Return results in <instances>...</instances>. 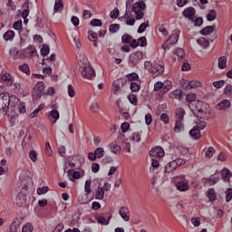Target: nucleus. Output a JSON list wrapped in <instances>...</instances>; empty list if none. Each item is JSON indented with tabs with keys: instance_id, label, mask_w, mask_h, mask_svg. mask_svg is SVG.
Returning a JSON list of instances; mask_svg holds the SVG:
<instances>
[{
	"instance_id": "obj_24",
	"label": "nucleus",
	"mask_w": 232,
	"mask_h": 232,
	"mask_svg": "<svg viewBox=\"0 0 232 232\" xmlns=\"http://www.w3.org/2000/svg\"><path fill=\"white\" fill-rule=\"evenodd\" d=\"M189 135L194 140H198L201 137L200 130L195 127L189 130Z\"/></svg>"
},
{
	"instance_id": "obj_34",
	"label": "nucleus",
	"mask_w": 232,
	"mask_h": 232,
	"mask_svg": "<svg viewBox=\"0 0 232 232\" xmlns=\"http://www.w3.org/2000/svg\"><path fill=\"white\" fill-rule=\"evenodd\" d=\"M18 70L23 73H25V75H30V65H28V63L19 65Z\"/></svg>"
},
{
	"instance_id": "obj_30",
	"label": "nucleus",
	"mask_w": 232,
	"mask_h": 232,
	"mask_svg": "<svg viewBox=\"0 0 232 232\" xmlns=\"http://www.w3.org/2000/svg\"><path fill=\"white\" fill-rule=\"evenodd\" d=\"M186 101L189 102V104H198V102H197V94L195 93L187 94Z\"/></svg>"
},
{
	"instance_id": "obj_32",
	"label": "nucleus",
	"mask_w": 232,
	"mask_h": 232,
	"mask_svg": "<svg viewBox=\"0 0 232 232\" xmlns=\"http://www.w3.org/2000/svg\"><path fill=\"white\" fill-rule=\"evenodd\" d=\"M198 44H199V46H202V48H208L210 43L209 40H206V38L204 37H200L197 40Z\"/></svg>"
},
{
	"instance_id": "obj_42",
	"label": "nucleus",
	"mask_w": 232,
	"mask_h": 232,
	"mask_svg": "<svg viewBox=\"0 0 232 232\" xmlns=\"http://www.w3.org/2000/svg\"><path fill=\"white\" fill-rule=\"evenodd\" d=\"M184 115H186V111H184V109L179 108L176 110V118L179 119V121H182Z\"/></svg>"
},
{
	"instance_id": "obj_61",
	"label": "nucleus",
	"mask_w": 232,
	"mask_h": 232,
	"mask_svg": "<svg viewBox=\"0 0 232 232\" xmlns=\"http://www.w3.org/2000/svg\"><path fill=\"white\" fill-rule=\"evenodd\" d=\"M213 153H215V148L208 147V149L205 152V156L207 157V159H211V157H213Z\"/></svg>"
},
{
	"instance_id": "obj_37",
	"label": "nucleus",
	"mask_w": 232,
	"mask_h": 232,
	"mask_svg": "<svg viewBox=\"0 0 232 232\" xmlns=\"http://www.w3.org/2000/svg\"><path fill=\"white\" fill-rule=\"evenodd\" d=\"M217 19V10L212 9L207 14V21L211 23V21H215Z\"/></svg>"
},
{
	"instance_id": "obj_63",
	"label": "nucleus",
	"mask_w": 232,
	"mask_h": 232,
	"mask_svg": "<svg viewBox=\"0 0 232 232\" xmlns=\"http://www.w3.org/2000/svg\"><path fill=\"white\" fill-rule=\"evenodd\" d=\"M175 55H177L179 59H184V49L182 48L176 49Z\"/></svg>"
},
{
	"instance_id": "obj_8",
	"label": "nucleus",
	"mask_w": 232,
	"mask_h": 232,
	"mask_svg": "<svg viewBox=\"0 0 232 232\" xmlns=\"http://www.w3.org/2000/svg\"><path fill=\"white\" fill-rule=\"evenodd\" d=\"M188 108L192 111L193 115H195V117H198V119H202L204 115V110H202V108H199L195 103H188Z\"/></svg>"
},
{
	"instance_id": "obj_62",
	"label": "nucleus",
	"mask_w": 232,
	"mask_h": 232,
	"mask_svg": "<svg viewBox=\"0 0 232 232\" xmlns=\"http://www.w3.org/2000/svg\"><path fill=\"white\" fill-rule=\"evenodd\" d=\"M232 200V188H228L226 191V201L231 202Z\"/></svg>"
},
{
	"instance_id": "obj_18",
	"label": "nucleus",
	"mask_w": 232,
	"mask_h": 232,
	"mask_svg": "<svg viewBox=\"0 0 232 232\" xmlns=\"http://www.w3.org/2000/svg\"><path fill=\"white\" fill-rule=\"evenodd\" d=\"M129 213H130V210L128 209V208L121 207L119 210L120 217H121V218L125 222H129L130 220V215H128Z\"/></svg>"
},
{
	"instance_id": "obj_7",
	"label": "nucleus",
	"mask_w": 232,
	"mask_h": 232,
	"mask_svg": "<svg viewBox=\"0 0 232 232\" xmlns=\"http://www.w3.org/2000/svg\"><path fill=\"white\" fill-rule=\"evenodd\" d=\"M178 191L186 192L189 191V181L186 179H180L176 182Z\"/></svg>"
},
{
	"instance_id": "obj_45",
	"label": "nucleus",
	"mask_w": 232,
	"mask_h": 232,
	"mask_svg": "<svg viewBox=\"0 0 232 232\" xmlns=\"http://www.w3.org/2000/svg\"><path fill=\"white\" fill-rule=\"evenodd\" d=\"M104 149H102V147H98L95 150H94V154L96 155V159H102V157H104Z\"/></svg>"
},
{
	"instance_id": "obj_40",
	"label": "nucleus",
	"mask_w": 232,
	"mask_h": 232,
	"mask_svg": "<svg viewBox=\"0 0 232 232\" xmlns=\"http://www.w3.org/2000/svg\"><path fill=\"white\" fill-rule=\"evenodd\" d=\"M96 200H102L104 198V188H98L95 195Z\"/></svg>"
},
{
	"instance_id": "obj_4",
	"label": "nucleus",
	"mask_w": 232,
	"mask_h": 232,
	"mask_svg": "<svg viewBox=\"0 0 232 232\" xmlns=\"http://www.w3.org/2000/svg\"><path fill=\"white\" fill-rule=\"evenodd\" d=\"M12 101H19L15 95H11L8 93H2L0 94V113H3L4 115H6L8 112V108L11 106H15L14 103H12Z\"/></svg>"
},
{
	"instance_id": "obj_9",
	"label": "nucleus",
	"mask_w": 232,
	"mask_h": 232,
	"mask_svg": "<svg viewBox=\"0 0 232 232\" xmlns=\"http://www.w3.org/2000/svg\"><path fill=\"white\" fill-rule=\"evenodd\" d=\"M171 88H173V82H171V81L169 80L165 81L163 82V89L160 92H158V97L162 99L165 93H168V92H169Z\"/></svg>"
},
{
	"instance_id": "obj_21",
	"label": "nucleus",
	"mask_w": 232,
	"mask_h": 232,
	"mask_svg": "<svg viewBox=\"0 0 232 232\" xmlns=\"http://www.w3.org/2000/svg\"><path fill=\"white\" fill-rule=\"evenodd\" d=\"M213 32H215V26L208 25V26L204 27L201 31H199V34L201 35L207 36V35L213 34Z\"/></svg>"
},
{
	"instance_id": "obj_16",
	"label": "nucleus",
	"mask_w": 232,
	"mask_h": 232,
	"mask_svg": "<svg viewBox=\"0 0 232 232\" xmlns=\"http://www.w3.org/2000/svg\"><path fill=\"white\" fill-rule=\"evenodd\" d=\"M229 108H231V102L227 99L221 101L216 105V110L219 111L229 110Z\"/></svg>"
},
{
	"instance_id": "obj_22",
	"label": "nucleus",
	"mask_w": 232,
	"mask_h": 232,
	"mask_svg": "<svg viewBox=\"0 0 232 232\" xmlns=\"http://www.w3.org/2000/svg\"><path fill=\"white\" fill-rule=\"evenodd\" d=\"M25 55L29 57H34V55H39L37 53V49H35L33 45H29L27 48L24 49Z\"/></svg>"
},
{
	"instance_id": "obj_23",
	"label": "nucleus",
	"mask_w": 232,
	"mask_h": 232,
	"mask_svg": "<svg viewBox=\"0 0 232 232\" xmlns=\"http://www.w3.org/2000/svg\"><path fill=\"white\" fill-rule=\"evenodd\" d=\"M207 197L209 202H215V200H217V192L215 191V188H208L207 191Z\"/></svg>"
},
{
	"instance_id": "obj_56",
	"label": "nucleus",
	"mask_w": 232,
	"mask_h": 232,
	"mask_svg": "<svg viewBox=\"0 0 232 232\" xmlns=\"http://www.w3.org/2000/svg\"><path fill=\"white\" fill-rule=\"evenodd\" d=\"M29 159L32 160V162H35L37 160V151L31 150L29 151Z\"/></svg>"
},
{
	"instance_id": "obj_31",
	"label": "nucleus",
	"mask_w": 232,
	"mask_h": 232,
	"mask_svg": "<svg viewBox=\"0 0 232 232\" xmlns=\"http://www.w3.org/2000/svg\"><path fill=\"white\" fill-rule=\"evenodd\" d=\"M127 99L130 102V104H132V106H137V104H139V98L137 97V94H129Z\"/></svg>"
},
{
	"instance_id": "obj_35",
	"label": "nucleus",
	"mask_w": 232,
	"mask_h": 232,
	"mask_svg": "<svg viewBox=\"0 0 232 232\" xmlns=\"http://www.w3.org/2000/svg\"><path fill=\"white\" fill-rule=\"evenodd\" d=\"M15 37V32L13 30H8L4 34V39L5 41H12Z\"/></svg>"
},
{
	"instance_id": "obj_1",
	"label": "nucleus",
	"mask_w": 232,
	"mask_h": 232,
	"mask_svg": "<svg viewBox=\"0 0 232 232\" xmlns=\"http://www.w3.org/2000/svg\"><path fill=\"white\" fill-rule=\"evenodd\" d=\"M144 10H146V3L142 0L135 3V0L126 1L125 15H131V12H134L136 21L144 19Z\"/></svg>"
},
{
	"instance_id": "obj_43",
	"label": "nucleus",
	"mask_w": 232,
	"mask_h": 232,
	"mask_svg": "<svg viewBox=\"0 0 232 232\" xmlns=\"http://www.w3.org/2000/svg\"><path fill=\"white\" fill-rule=\"evenodd\" d=\"M146 28H150V22H148V21H147V23L140 24L137 32L139 34H144V32H146Z\"/></svg>"
},
{
	"instance_id": "obj_36",
	"label": "nucleus",
	"mask_w": 232,
	"mask_h": 232,
	"mask_svg": "<svg viewBox=\"0 0 232 232\" xmlns=\"http://www.w3.org/2000/svg\"><path fill=\"white\" fill-rule=\"evenodd\" d=\"M174 131L175 133H180V131H184V124H182V121L179 120L176 121Z\"/></svg>"
},
{
	"instance_id": "obj_50",
	"label": "nucleus",
	"mask_w": 232,
	"mask_h": 232,
	"mask_svg": "<svg viewBox=\"0 0 232 232\" xmlns=\"http://www.w3.org/2000/svg\"><path fill=\"white\" fill-rule=\"evenodd\" d=\"M84 191H85V193H87L88 195H90V193H92V180H91V179H87V180L85 181Z\"/></svg>"
},
{
	"instance_id": "obj_33",
	"label": "nucleus",
	"mask_w": 232,
	"mask_h": 232,
	"mask_svg": "<svg viewBox=\"0 0 232 232\" xmlns=\"http://www.w3.org/2000/svg\"><path fill=\"white\" fill-rule=\"evenodd\" d=\"M63 8H64V4L63 3V0H55L54 12H63Z\"/></svg>"
},
{
	"instance_id": "obj_3",
	"label": "nucleus",
	"mask_w": 232,
	"mask_h": 232,
	"mask_svg": "<svg viewBox=\"0 0 232 232\" xmlns=\"http://www.w3.org/2000/svg\"><path fill=\"white\" fill-rule=\"evenodd\" d=\"M48 95H55V88L49 87L48 90L44 91V82H38L33 89L32 97L34 101H39L41 97L46 99Z\"/></svg>"
},
{
	"instance_id": "obj_51",
	"label": "nucleus",
	"mask_w": 232,
	"mask_h": 232,
	"mask_svg": "<svg viewBox=\"0 0 232 232\" xmlns=\"http://www.w3.org/2000/svg\"><path fill=\"white\" fill-rule=\"evenodd\" d=\"M50 53V46L48 44H44L42 49H41V55L44 57H46Z\"/></svg>"
},
{
	"instance_id": "obj_5",
	"label": "nucleus",
	"mask_w": 232,
	"mask_h": 232,
	"mask_svg": "<svg viewBox=\"0 0 232 232\" xmlns=\"http://www.w3.org/2000/svg\"><path fill=\"white\" fill-rule=\"evenodd\" d=\"M142 59H144V54L142 53V52L137 51L135 53H132L129 57V65L130 66V68H135V66L140 64Z\"/></svg>"
},
{
	"instance_id": "obj_46",
	"label": "nucleus",
	"mask_w": 232,
	"mask_h": 232,
	"mask_svg": "<svg viewBox=\"0 0 232 232\" xmlns=\"http://www.w3.org/2000/svg\"><path fill=\"white\" fill-rule=\"evenodd\" d=\"M180 84H181V88H183V90H190L191 82H189L186 79H181Z\"/></svg>"
},
{
	"instance_id": "obj_55",
	"label": "nucleus",
	"mask_w": 232,
	"mask_h": 232,
	"mask_svg": "<svg viewBox=\"0 0 232 232\" xmlns=\"http://www.w3.org/2000/svg\"><path fill=\"white\" fill-rule=\"evenodd\" d=\"M224 95L231 96L232 95V85L227 83L224 88Z\"/></svg>"
},
{
	"instance_id": "obj_19",
	"label": "nucleus",
	"mask_w": 232,
	"mask_h": 232,
	"mask_svg": "<svg viewBox=\"0 0 232 232\" xmlns=\"http://www.w3.org/2000/svg\"><path fill=\"white\" fill-rule=\"evenodd\" d=\"M67 176L69 177V179L72 182H74V180H77V179H81V172L73 171L72 169H69L67 171Z\"/></svg>"
},
{
	"instance_id": "obj_53",
	"label": "nucleus",
	"mask_w": 232,
	"mask_h": 232,
	"mask_svg": "<svg viewBox=\"0 0 232 232\" xmlns=\"http://www.w3.org/2000/svg\"><path fill=\"white\" fill-rule=\"evenodd\" d=\"M225 84H226V81L225 80H220V81L213 82V86H214V88H217V90H220V88H223V86Z\"/></svg>"
},
{
	"instance_id": "obj_49",
	"label": "nucleus",
	"mask_w": 232,
	"mask_h": 232,
	"mask_svg": "<svg viewBox=\"0 0 232 232\" xmlns=\"http://www.w3.org/2000/svg\"><path fill=\"white\" fill-rule=\"evenodd\" d=\"M14 30H17L18 32H23V21L18 20L13 24Z\"/></svg>"
},
{
	"instance_id": "obj_25",
	"label": "nucleus",
	"mask_w": 232,
	"mask_h": 232,
	"mask_svg": "<svg viewBox=\"0 0 232 232\" xmlns=\"http://www.w3.org/2000/svg\"><path fill=\"white\" fill-rule=\"evenodd\" d=\"M218 66L219 70H224L227 66V57L226 56H221L218 58Z\"/></svg>"
},
{
	"instance_id": "obj_10",
	"label": "nucleus",
	"mask_w": 232,
	"mask_h": 232,
	"mask_svg": "<svg viewBox=\"0 0 232 232\" xmlns=\"http://www.w3.org/2000/svg\"><path fill=\"white\" fill-rule=\"evenodd\" d=\"M77 160L78 158L76 156H69L67 159V162L63 167V171L66 172V169H68V168H75V166L77 165Z\"/></svg>"
},
{
	"instance_id": "obj_60",
	"label": "nucleus",
	"mask_w": 232,
	"mask_h": 232,
	"mask_svg": "<svg viewBox=\"0 0 232 232\" xmlns=\"http://www.w3.org/2000/svg\"><path fill=\"white\" fill-rule=\"evenodd\" d=\"M139 46L144 47L148 44V40L146 39V36H141L138 39Z\"/></svg>"
},
{
	"instance_id": "obj_2",
	"label": "nucleus",
	"mask_w": 232,
	"mask_h": 232,
	"mask_svg": "<svg viewBox=\"0 0 232 232\" xmlns=\"http://www.w3.org/2000/svg\"><path fill=\"white\" fill-rule=\"evenodd\" d=\"M79 64V72L83 79H89L92 81L95 77V69L92 67L90 64V61L86 58V56H80V60L78 62Z\"/></svg>"
},
{
	"instance_id": "obj_39",
	"label": "nucleus",
	"mask_w": 232,
	"mask_h": 232,
	"mask_svg": "<svg viewBox=\"0 0 232 232\" xmlns=\"http://www.w3.org/2000/svg\"><path fill=\"white\" fill-rule=\"evenodd\" d=\"M128 81L132 82V81H140L139 74L137 72H130L126 75Z\"/></svg>"
},
{
	"instance_id": "obj_48",
	"label": "nucleus",
	"mask_w": 232,
	"mask_h": 232,
	"mask_svg": "<svg viewBox=\"0 0 232 232\" xmlns=\"http://www.w3.org/2000/svg\"><path fill=\"white\" fill-rule=\"evenodd\" d=\"M191 22L194 23V26H196V27H200V26H202V24H204V19L201 16H199L196 19L193 18V20H191Z\"/></svg>"
},
{
	"instance_id": "obj_38",
	"label": "nucleus",
	"mask_w": 232,
	"mask_h": 232,
	"mask_svg": "<svg viewBox=\"0 0 232 232\" xmlns=\"http://www.w3.org/2000/svg\"><path fill=\"white\" fill-rule=\"evenodd\" d=\"M130 89L133 93H139L140 92V84L132 82H130Z\"/></svg>"
},
{
	"instance_id": "obj_54",
	"label": "nucleus",
	"mask_w": 232,
	"mask_h": 232,
	"mask_svg": "<svg viewBox=\"0 0 232 232\" xmlns=\"http://www.w3.org/2000/svg\"><path fill=\"white\" fill-rule=\"evenodd\" d=\"M124 19H126V24L127 26H133L135 24L134 18H130V15L124 14Z\"/></svg>"
},
{
	"instance_id": "obj_64",
	"label": "nucleus",
	"mask_w": 232,
	"mask_h": 232,
	"mask_svg": "<svg viewBox=\"0 0 232 232\" xmlns=\"http://www.w3.org/2000/svg\"><path fill=\"white\" fill-rule=\"evenodd\" d=\"M88 37H89V40L93 42V41H97L99 35L97 34V33H93L92 31H90L88 33Z\"/></svg>"
},
{
	"instance_id": "obj_17",
	"label": "nucleus",
	"mask_w": 232,
	"mask_h": 232,
	"mask_svg": "<svg viewBox=\"0 0 232 232\" xmlns=\"http://www.w3.org/2000/svg\"><path fill=\"white\" fill-rule=\"evenodd\" d=\"M149 155L150 157H164V150L160 147H155L150 150Z\"/></svg>"
},
{
	"instance_id": "obj_26",
	"label": "nucleus",
	"mask_w": 232,
	"mask_h": 232,
	"mask_svg": "<svg viewBox=\"0 0 232 232\" xmlns=\"http://www.w3.org/2000/svg\"><path fill=\"white\" fill-rule=\"evenodd\" d=\"M177 169V163L175 161L169 162L165 167L166 173H171V171H175Z\"/></svg>"
},
{
	"instance_id": "obj_20",
	"label": "nucleus",
	"mask_w": 232,
	"mask_h": 232,
	"mask_svg": "<svg viewBox=\"0 0 232 232\" xmlns=\"http://www.w3.org/2000/svg\"><path fill=\"white\" fill-rule=\"evenodd\" d=\"M179 43V34H173L167 40L166 44L169 46H173V44H177Z\"/></svg>"
},
{
	"instance_id": "obj_14",
	"label": "nucleus",
	"mask_w": 232,
	"mask_h": 232,
	"mask_svg": "<svg viewBox=\"0 0 232 232\" xmlns=\"http://www.w3.org/2000/svg\"><path fill=\"white\" fill-rule=\"evenodd\" d=\"M27 200L28 199L26 198V194H24V192H19V194H17L16 205L18 206V208H23V206L26 204Z\"/></svg>"
},
{
	"instance_id": "obj_44",
	"label": "nucleus",
	"mask_w": 232,
	"mask_h": 232,
	"mask_svg": "<svg viewBox=\"0 0 232 232\" xmlns=\"http://www.w3.org/2000/svg\"><path fill=\"white\" fill-rule=\"evenodd\" d=\"M119 30H121V24H112L109 26V32H111V34H117Z\"/></svg>"
},
{
	"instance_id": "obj_6",
	"label": "nucleus",
	"mask_w": 232,
	"mask_h": 232,
	"mask_svg": "<svg viewBox=\"0 0 232 232\" xmlns=\"http://www.w3.org/2000/svg\"><path fill=\"white\" fill-rule=\"evenodd\" d=\"M95 220H97L98 224H101V226H108L110 220H111V216L110 215V212L103 213L101 216L96 217Z\"/></svg>"
},
{
	"instance_id": "obj_15",
	"label": "nucleus",
	"mask_w": 232,
	"mask_h": 232,
	"mask_svg": "<svg viewBox=\"0 0 232 232\" xmlns=\"http://www.w3.org/2000/svg\"><path fill=\"white\" fill-rule=\"evenodd\" d=\"M9 53L14 61H19V59H23V57H24V54L19 52V49L15 47L10 49Z\"/></svg>"
},
{
	"instance_id": "obj_57",
	"label": "nucleus",
	"mask_w": 232,
	"mask_h": 232,
	"mask_svg": "<svg viewBox=\"0 0 232 232\" xmlns=\"http://www.w3.org/2000/svg\"><path fill=\"white\" fill-rule=\"evenodd\" d=\"M119 8L114 7V9L110 13L111 19H117L119 17Z\"/></svg>"
},
{
	"instance_id": "obj_58",
	"label": "nucleus",
	"mask_w": 232,
	"mask_h": 232,
	"mask_svg": "<svg viewBox=\"0 0 232 232\" xmlns=\"http://www.w3.org/2000/svg\"><path fill=\"white\" fill-rule=\"evenodd\" d=\"M207 180H208L209 186H215V184H217V182H218V180H220V178L219 177H210Z\"/></svg>"
},
{
	"instance_id": "obj_59",
	"label": "nucleus",
	"mask_w": 232,
	"mask_h": 232,
	"mask_svg": "<svg viewBox=\"0 0 232 232\" xmlns=\"http://www.w3.org/2000/svg\"><path fill=\"white\" fill-rule=\"evenodd\" d=\"M34 231V226L32 224L27 223L22 227V232H33Z\"/></svg>"
},
{
	"instance_id": "obj_28",
	"label": "nucleus",
	"mask_w": 232,
	"mask_h": 232,
	"mask_svg": "<svg viewBox=\"0 0 232 232\" xmlns=\"http://www.w3.org/2000/svg\"><path fill=\"white\" fill-rule=\"evenodd\" d=\"M177 150L180 152L183 157H189V149L187 147H184L182 145H178L177 146Z\"/></svg>"
},
{
	"instance_id": "obj_29",
	"label": "nucleus",
	"mask_w": 232,
	"mask_h": 232,
	"mask_svg": "<svg viewBox=\"0 0 232 232\" xmlns=\"http://www.w3.org/2000/svg\"><path fill=\"white\" fill-rule=\"evenodd\" d=\"M183 94L184 93L182 92V91L178 89V90H175L172 92H170L169 97H170V99H173V97H174V99H178L179 101H180L182 99Z\"/></svg>"
},
{
	"instance_id": "obj_12",
	"label": "nucleus",
	"mask_w": 232,
	"mask_h": 232,
	"mask_svg": "<svg viewBox=\"0 0 232 232\" xmlns=\"http://www.w3.org/2000/svg\"><path fill=\"white\" fill-rule=\"evenodd\" d=\"M150 73H153L155 77H159V75H162V73H164V66L159 63H154L152 65V69L150 70Z\"/></svg>"
},
{
	"instance_id": "obj_13",
	"label": "nucleus",
	"mask_w": 232,
	"mask_h": 232,
	"mask_svg": "<svg viewBox=\"0 0 232 232\" xmlns=\"http://www.w3.org/2000/svg\"><path fill=\"white\" fill-rule=\"evenodd\" d=\"M23 222V218H16L10 225L9 232H17L19 227H21V224Z\"/></svg>"
},
{
	"instance_id": "obj_11",
	"label": "nucleus",
	"mask_w": 232,
	"mask_h": 232,
	"mask_svg": "<svg viewBox=\"0 0 232 232\" xmlns=\"http://www.w3.org/2000/svg\"><path fill=\"white\" fill-rule=\"evenodd\" d=\"M183 17L186 19H188L189 21H193V16L195 14H197V11L194 9V7H187L183 10Z\"/></svg>"
},
{
	"instance_id": "obj_52",
	"label": "nucleus",
	"mask_w": 232,
	"mask_h": 232,
	"mask_svg": "<svg viewBox=\"0 0 232 232\" xmlns=\"http://www.w3.org/2000/svg\"><path fill=\"white\" fill-rule=\"evenodd\" d=\"M164 88V83L162 82H157L154 84V92H159V93H160V92H162Z\"/></svg>"
},
{
	"instance_id": "obj_27",
	"label": "nucleus",
	"mask_w": 232,
	"mask_h": 232,
	"mask_svg": "<svg viewBox=\"0 0 232 232\" xmlns=\"http://www.w3.org/2000/svg\"><path fill=\"white\" fill-rule=\"evenodd\" d=\"M221 176L224 182H228L229 179H231V171L229 169H223L221 170Z\"/></svg>"
},
{
	"instance_id": "obj_47",
	"label": "nucleus",
	"mask_w": 232,
	"mask_h": 232,
	"mask_svg": "<svg viewBox=\"0 0 232 232\" xmlns=\"http://www.w3.org/2000/svg\"><path fill=\"white\" fill-rule=\"evenodd\" d=\"M121 43L123 44H130V43H131V35H130L129 34L125 33L121 36Z\"/></svg>"
},
{
	"instance_id": "obj_41",
	"label": "nucleus",
	"mask_w": 232,
	"mask_h": 232,
	"mask_svg": "<svg viewBox=\"0 0 232 232\" xmlns=\"http://www.w3.org/2000/svg\"><path fill=\"white\" fill-rule=\"evenodd\" d=\"M50 117H52V119H54L53 121V124H55V122H57V121H59V117H61V115L59 114V111L57 110H52L49 113Z\"/></svg>"
}]
</instances>
